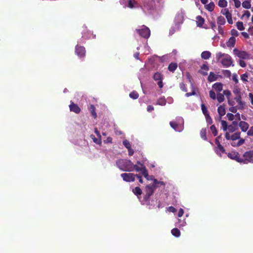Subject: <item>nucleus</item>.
<instances>
[{
  "label": "nucleus",
  "mask_w": 253,
  "mask_h": 253,
  "mask_svg": "<svg viewBox=\"0 0 253 253\" xmlns=\"http://www.w3.org/2000/svg\"><path fill=\"white\" fill-rule=\"evenodd\" d=\"M216 59L217 61L221 63L224 67L228 68L230 66H234V62L231 56L226 53L218 52L216 54Z\"/></svg>",
  "instance_id": "1"
},
{
  "label": "nucleus",
  "mask_w": 253,
  "mask_h": 253,
  "mask_svg": "<svg viewBox=\"0 0 253 253\" xmlns=\"http://www.w3.org/2000/svg\"><path fill=\"white\" fill-rule=\"evenodd\" d=\"M116 164L118 168L122 171L129 172L133 171V164L129 160H119L117 161Z\"/></svg>",
  "instance_id": "2"
},
{
  "label": "nucleus",
  "mask_w": 253,
  "mask_h": 253,
  "mask_svg": "<svg viewBox=\"0 0 253 253\" xmlns=\"http://www.w3.org/2000/svg\"><path fill=\"white\" fill-rule=\"evenodd\" d=\"M137 33L144 38H148L150 35V30L146 26L143 25L141 28L136 30Z\"/></svg>",
  "instance_id": "3"
},
{
  "label": "nucleus",
  "mask_w": 253,
  "mask_h": 253,
  "mask_svg": "<svg viewBox=\"0 0 253 253\" xmlns=\"http://www.w3.org/2000/svg\"><path fill=\"white\" fill-rule=\"evenodd\" d=\"M135 170L137 172L141 171L142 174L147 179H148V173L146 169V167L144 165H141V167L140 166H138L137 165H133V170Z\"/></svg>",
  "instance_id": "4"
},
{
  "label": "nucleus",
  "mask_w": 253,
  "mask_h": 253,
  "mask_svg": "<svg viewBox=\"0 0 253 253\" xmlns=\"http://www.w3.org/2000/svg\"><path fill=\"white\" fill-rule=\"evenodd\" d=\"M233 52L235 56L241 59H247L250 58L249 54L245 51H240L237 48H234Z\"/></svg>",
  "instance_id": "5"
},
{
  "label": "nucleus",
  "mask_w": 253,
  "mask_h": 253,
  "mask_svg": "<svg viewBox=\"0 0 253 253\" xmlns=\"http://www.w3.org/2000/svg\"><path fill=\"white\" fill-rule=\"evenodd\" d=\"M121 176L125 181L130 182L135 180V175L132 173H123Z\"/></svg>",
  "instance_id": "6"
},
{
  "label": "nucleus",
  "mask_w": 253,
  "mask_h": 253,
  "mask_svg": "<svg viewBox=\"0 0 253 253\" xmlns=\"http://www.w3.org/2000/svg\"><path fill=\"white\" fill-rule=\"evenodd\" d=\"M157 186L154 184H149L146 186L145 188L146 196L147 198H149L153 195L155 190L156 189Z\"/></svg>",
  "instance_id": "7"
},
{
  "label": "nucleus",
  "mask_w": 253,
  "mask_h": 253,
  "mask_svg": "<svg viewBox=\"0 0 253 253\" xmlns=\"http://www.w3.org/2000/svg\"><path fill=\"white\" fill-rule=\"evenodd\" d=\"M221 12L223 15L226 16V18L229 24H231L233 23L232 15L231 13L229 11L228 9H223L221 10Z\"/></svg>",
  "instance_id": "8"
},
{
  "label": "nucleus",
  "mask_w": 253,
  "mask_h": 253,
  "mask_svg": "<svg viewBox=\"0 0 253 253\" xmlns=\"http://www.w3.org/2000/svg\"><path fill=\"white\" fill-rule=\"evenodd\" d=\"M245 160L250 163H253V150L245 152L243 155Z\"/></svg>",
  "instance_id": "9"
},
{
  "label": "nucleus",
  "mask_w": 253,
  "mask_h": 253,
  "mask_svg": "<svg viewBox=\"0 0 253 253\" xmlns=\"http://www.w3.org/2000/svg\"><path fill=\"white\" fill-rule=\"evenodd\" d=\"M75 52L78 56L81 57L84 56L85 50L84 47L77 45Z\"/></svg>",
  "instance_id": "10"
},
{
  "label": "nucleus",
  "mask_w": 253,
  "mask_h": 253,
  "mask_svg": "<svg viewBox=\"0 0 253 253\" xmlns=\"http://www.w3.org/2000/svg\"><path fill=\"white\" fill-rule=\"evenodd\" d=\"M169 124L171 127L176 131L180 132L183 130V126L176 122L172 121L170 122Z\"/></svg>",
  "instance_id": "11"
},
{
  "label": "nucleus",
  "mask_w": 253,
  "mask_h": 253,
  "mask_svg": "<svg viewBox=\"0 0 253 253\" xmlns=\"http://www.w3.org/2000/svg\"><path fill=\"white\" fill-rule=\"evenodd\" d=\"M69 107L71 111L74 112L77 114L79 113L81 111V109L79 107L77 104L72 102L69 105Z\"/></svg>",
  "instance_id": "12"
},
{
  "label": "nucleus",
  "mask_w": 253,
  "mask_h": 253,
  "mask_svg": "<svg viewBox=\"0 0 253 253\" xmlns=\"http://www.w3.org/2000/svg\"><path fill=\"white\" fill-rule=\"evenodd\" d=\"M239 126L240 127L241 130L244 132L246 131L249 127V124L244 121H241L239 123Z\"/></svg>",
  "instance_id": "13"
},
{
  "label": "nucleus",
  "mask_w": 253,
  "mask_h": 253,
  "mask_svg": "<svg viewBox=\"0 0 253 253\" xmlns=\"http://www.w3.org/2000/svg\"><path fill=\"white\" fill-rule=\"evenodd\" d=\"M217 112L219 116V120H220L222 116L225 114V110L224 107L220 105L218 107Z\"/></svg>",
  "instance_id": "14"
},
{
  "label": "nucleus",
  "mask_w": 253,
  "mask_h": 253,
  "mask_svg": "<svg viewBox=\"0 0 253 253\" xmlns=\"http://www.w3.org/2000/svg\"><path fill=\"white\" fill-rule=\"evenodd\" d=\"M228 157L232 160H235L237 161L238 162H240L238 153L236 152H231L229 153L227 155Z\"/></svg>",
  "instance_id": "15"
},
{
  "label": "nucleus",
  "mask_w": 253,
  "mask_h": 253,
  "mask_svg": "<svg viewBox=\"0 0 253 253\" xmlns=\"http://www.w3.org/2000/svg\"><path fill=\"white\" fill-rule=\"evenodd\" d=\"M235 38L234 37H231L226 43L227 46L229 47H233L235 45Z\"/></svg>",
  "instance_id": "16"
},
{
  "label": "nucleus",
  "mask_w": 253,
  "mask_h": 253,
  "mask_svg": "<svg viewBox=\"0 0 253 253\" xmlns=\"http://www.w3.org/2000/svg\"><path fill=\"white\" fill-rule=\"evenodd\" d=\"M212 87L217 91H220L222 90V84L220 83H216L213 84Z\"/></svg>",
  "instance_id": "17"
},
{
  "label": "nucleus",
  "mask_w": 253,
  "mask_h": 253,
  "mask_svg": "<svg viewBox=\"0 0 253 253\" xmlns=\"http://www.w3.org/2000/svg\"><path fill=\"white\" fill-rule=\"evenodd\" d=\"M197 25L198 27H202L205 22L204 19L201 16H198L196 17Z\"/></svg>",
  "instance_id": "18"
},
{
  "label": "nucleus",
  "mask_w": 253,
  "mask_h": 253,
  "mask_svg": "<svg viewBox=\"0 0 253 253\" xmlns=\"http://www.w3.org/2000/svg\"><path fill=\"white\" fill-rule=\"evenodd\" d=\"M235 99L240 105V108H243L244 106L245 105V103L242 101L241 95L239 94V95L235 97Z\"/></svg>",
  "instance_id": "19"
},
{
  "label": "nucleus",
  "mask_w": 253,
  "mask_h": 253,
  "mask_svg": "<svg viewBox=\"0 0 253 253\" xmlns=\"http://www.w3.org/2000/svg\"><path fill=\"white\" fill-rule=\"evenodd\" d=\"M209 70V67L206 65H203V66H202L201 67V70L199 71V72L205 76V75H207L208 74H207V71Z\"/></svg>",
  "instance_id": "20"
},
{
  "label": "nucleus",
  "mask_w": 253,
  "mask_h": 253,
  "mask_svg": "<svg viewBox=\"0 0 253 253\" xmlns=\"http://www.w3.org/2000/svg\"><path fill=\"white\" fill-rule=\"evenodd\" d=\"M208 79L209 82H211L216 81L217 79V77L213 72H211Z\"/></svg>",
  "instance_id": "21"
},
{
  "label": "nucleus",
  "mask_w": 253,
  "mask_h": 253,
  "mask_svg": "<svg viewBox=\"0 0 253 253\" xmlns=\"http://www.w3.org/2000/svg\"><path fill=\"white\" fill-rule=\"evenodd\" d=\"M211 55V53L209 51H203L201 54V57L204 59H208Z\"/></svg>",
  "instance_id": "22"
},
{
  "label": "nucleus",
  "mask_w": 253,
  "mask_h": 253,
  "mask_svg": "<svg viewBox=\"0 0 253 253\" xmlns=\"http://www.w3.org/2000/svg\"><path fill=\"white\" fill-rule=\"evenodd\" d=\"M217 23L218 26H222L225 23V19L222 16H218L217 19Z\"/></svg>",
  "instance_id": "23"
},
{
  "label": "nucleus",
  "mask_w": 253,
  "mask_h": 253,
  "mask_svg": "<svg viewBox=\"0 0 253 253\" xmlns=\"http://www.w3.org/2000/svg\"><path fill=\"white\" fill-rule=\"evenodd\" d=\"M171 233L172 234V235L176 237H178L180 235V232L179 230L176 228L172 229L171 231Z\"/></svg>",
  "instance_id": "24"
},
{
  "label": "nucleus",
  "mask_w": 253,
  "mask_h": 253,
  "mask_svg": "<svg viewBox=\"0 0 253 253\" xmlns=\"http://www.w3.org/2000/svg\"><path fill=\"white\" fill-rule=\"evenodd\" d=\"M241 133L240 132H236L231 135V140L234 141L240 138Z\"/></svg>",
  "instance_id": "25"
},
{
  "label": "nucleus",
  "mask_w": 253,
  "mask_h": 253,
  "mask_svg": "<svg viewBox=\"0 0 253 253\" xmlns=\"http://www.w3.org/2000/svg\"><path fill=\"white\" fill-rule=\"evenodd\" d=\"M216 152L217 154H219V152H225V149L224 147L220 144H219V145H217Z\"/></svg>",
  "instance_id": "26"
},
{
  "label": "nucleus",
  "mask_w": 253,
  "mask_h": 253,
  "mask_svg": "<svg viewBox=\"0 0 253 253\" xmlns=\"http://www.w3.org/2000/svg\"><path fill=\"white\" fill-rule=\"evenodd\" d=\"M206 128H202L200 131V136L202 138H203L204 140H206L207 139V136H206Z\"/></svg>",
  "instance_id": "27"
},
{
  "label": "nucleus",
  "mask_w": 253,
  "mask_h": 253,
  "mask_svg": "<svg viewBox=\"0 0 253 253\" xmlns=\"http://www.w3.org/2000/svg\"><path fill=\"white\" fill-rule=\"evenodd\" d=\"M177 67L176 63H171L169 65L168 69L170 71L173 72L176 70Z\"/></svg>",
  "instance_id": "28"
},
{
  "label": "nucleus",
  "mask_w": 253,
  "mask_h": 253,
  "mask_svg": "<svg viewBox=\"0 0 253 253\" xmlns=\"http://www.w3.org/2000/svg\"><path fill=\"white\" fill-rule=\"evenodd\" d=\"M242 6L245 8H247V9L250 8L251 7V4L250 1L248 0H245L242 3Z\"/></svg>",
  "instance_id": "29"
},
{
  "label": "nucleus",
  "mask_w": 253,
  "mask_h": 253,
  "mask_svg": "<svg viewBox=\"0 0 253 253\" xmlns=\"http://www.w3.org/2000/svg\"><path fill=\"white\" fill-rule=\"evenodd\" d=\"M206 7L207 10L210 11H212L214 9V4L213 2H211L209 4H207Z\"/></svg>",
  "instance_id": "30"
},
{
  "label": "nucleus",
  "mask_w": 253,
  "mask_h": 253,
  "mask_svg": "<svg viewBox=\"0 0 253 253\" xmlns=\"http://www.w3.org/2000/svg\"><path fill=\"white\" fill-rule=\"evenodd\" d=\"M236 26L237 29L240 31H243L244 30L245 28L243 25V23L242 22L238 21L236 23Z\"/></svg>",
  "instance_id": "31"
},
{
  "label": "nucleus",
  "mask_w": 253,
  "mask_h": 253,
  "mask_svg": "<svg viewBox=\"0 0 253 253\" xmlns=\"http://www.w3.org/2000/svg\"><path fill=\"white\" fill-rule=\"evenodd\" d=\"M157 104L164 106L166 104V100L165 98H160L157 101Z\"/></svg>",
  "instance_id": "32"
},
{
  "label": "nucleus",
  "mask_w": 253,
  "mask_h": 253,
  "mask_svg": "<svg viewBox=\"0 0 253 253\" xmlns=\"http://www.w3.org/2000/svg\"><path fill=\"white\" fill-rule=\"evenodd\" d=\"M129 97L132 99H136L138 98L139 95L138 93L135 91H133L129 93Z\"/></svg>",
  "instance_id": "33"
},
{
  "label": "nucleus",
  "mask_w": 253,
  "mask_h": 253,
  "mask_svg": "<svg viewBox=\"0 0 253 253\" xmlns=\"http://www.w3.org/2000/svg\"><path fill=\"white\" fill-rule=\"evenodd\" d=\"M227 5V2L225 0H219L218 1V5L220 7H225Z\"/></svg>",
  "instance_id": "34"
},
{
  "label": "nucleus",
  "mask_w": 253,
  "mask_h": 253,
  "mask_svg": "<svg viewBox=\"0 0 253 253\" xmlns=\"http://www.w3.org/2000/svg\"><path fill=\"white\" fill-rule=\"evenodd\" d=\"M133 192L135 195H140L142 194V191L141 189L138 187H136L133 190Z\"/></svg>",
  "instance_id": "35"
},
{
  "label": "nucleus",
  "mask_w": 253,
  "mask_h": 253,
  "mask_svg": "<svg viewBox=\"0 0 253 253\" xmlns=\"http://www.w3.org/2000/svg\"><path fill=\"white\" fill-rule=\"evenodd\" d=\"M91 138L93 139L94 142L97 144H100L101 143V139L100 137L95 138L93 135H91Z\"/></svg>",
  "instance_id": "36"
},
{
  "label": "nucleus",
  "mask_w": 253,
  "mask_h": 253,
  "mask_svg": "<svg viewBox=\"0 0 253 253\" xmlns=\"http://www.w3.org/2000/svg\"><path fill=\"white\" fill-rule=\"evenodd\" d=\"M153 78L155 81H160L162 80V75L160 73H156L153 76Z\"/></svg>",
  "instance_id": "37"
},
{
  "label": "nucleus",
  "mask_w": 253,
  "mask_h": 253,
  "mask_svg": "<svg viewBox=\"0 0 253 253\" xmlns=\"http://www.w3.org/2000/svg\"><path fill=\"white\" fill-rule=\"evenodd\" d=\"M135 3H136V2L135 1L132 0H128L127 7H129L130 8H133L135 7L134 5Z\"/></svg>",
  "instance_id": "38"
},
{
  "label": "nucleus",
  "mask_w": 253,
  "mask_h": 253,
  "mask_svg": "<svg viewBox=\"0 0 253 253\" xmlns=\"http://www.w3.org/2000/svg\"><path fill=\"white\" fill-rule=\"evenodd\" d=\"M217 99L218 101L220 103L223 102L224 100V96L223 94L218 93L217 95Z\"/></svg>",
  "instance_id": "39"
},
{
  "label": "nucleus",
  "mask_w": 253,
  "mask_h": 253,
  "mask_svg": "<svg viewBox=\"0 0 253 253\" xmlns=\"http://www.w3.org/2000/svg\"><path fill=\"white\" fill-rule=\"evenodd\" d=\"M237 129V127L236 126H235L234 125H229L228 126V130L229 132H233L235 131Z\"/></svg>",
  "instance_id": "40"
},
{
  "label": "nucleus",
  "mask_w": 253,
  "mask_h": 253,
  "mask_svg": "<svg viewBox=\"0 0 253 253\" xmlns=\"http://www.w3.org/2000/svg\"><path fill=\"white\" fill-rule=\"evenodd\" d=\"M221 124L222 128L223 129V130L224 131L227 130V129H228V126H227L226 122L224 120H221Z\"/></svg>",
  "instance_id": "41"
},
{
  "label": "nucleus",
  "mask_w": 253,
  "mask_h": 253,
  "mask_svg": "<svg viewBox=\"0 0 253 253\" xmlns=\"http://www.w3.org/2000/svg\"><path fill=\"white\" fill-rule=\"evenodd\" d=\"M201 109L205 116L209 115V113L207 109V108L204 104H202L201 105Z\"/></svg>",
  "instance_id": "42"
},
{
  "label": "nucleus",
  "mask_w": 253,
  "mask_h": 253,
  "mask_svg": "<svg viewBox=\"0 0 253 253\" xmlns=\"http://www.w3.org/2000/svg\"><path fill=\"white\" fill-rule=\"evenodd\" d=\"M210 129L214 136H216L217 134V131L214 125H212L210 127Z\"/></svg>",
  "instance_id": "43"
},
{
  "label": "nucleus",
  "mask_w": 253,
  "mask_h": 253,
  "mask_svg": "<svg viewBox=\"0 0 253 253\" xmlns=\"http://www.w3.org/2000/svg\"><path fill=\"white\" fill-rule=\"evenodd\" d=\"M123 143L127 149L131 148V145L128 140H124L123 142Z\"/></svg>",
  "instance_id": "44"
},
{
  "label": "nucleus",
  "mask_w": 253,
  "mask_h": 253,
  "mask_svg": "<svg viewBox=\"0 0 253 253\" xmlns=\"http://www.w3.org/2000/svg\"><path fill=\"white\" fill-rule=\"evenodd\" d=\"M154 185H155L156 186H157V188L158 187V185L160 184V185H165V183L163 181H158L157 179H154Z\"/></svg>",
  "instance_id": "45"
},
{
  "label": "nucleus",
  "mask_w": 253,
  "mask_h": 253,
  "mask_svg": "<svg viewBox=\"0 0 253 253\" xmlns=\"http://www.w3.org/2000/svg\"><path fill=\"white\" fill-rule=\"evenodd\" d=\"M223 75L227 77H230L231 76V72L228 70H223L222 72Z\"/></svg>",
  "instance_id": "46"
},
{
  "label": "nucleus",
  "mask_w": 253,
  "mask_h": 253,
  "mask_svg": "<svg viewBox=\"0 0 253 253\" xmlns=\"http://www.w3.org/2000/svg\"><path fill=\"white\" fill-rule=\"evenodd\" d=\"M241 78L243 82H248V75L247 74H244L241 75Z\"/></svg>",
  "instance_id": "47"
},
{
  "label": "nucleus",
  "mask_w": 253,
  "mask_h": 253,
  "mask_svg": "<svg viewBox=\"0 0 253 253\" xmlns=\"http://www.w3.org/2000/svg\"><path fill=\"white\" fill-rule=\"evenodd\" d=\"M120 2L121 4L123 5L124 7H127V3H128V0H121L120 1Z\"/></svg>",
  "instance_id": "48"
},
{
  "label": "nucleus",
  "mask_w": 253,
  "mask_h": 253,
  "mask_svg": "<svg viewBox=\"0 0 253 253\" xmlns=\"http://www.w3.org/2000/svg\"><path fill=\"white\" fill-rule=\"evenodd\" d=\"M209 94H210V96L211 98H212V99H214V100L216 99V94L213 91L211 90L210 91Z\"/></svg>",
  "instance_id": "49"
},
{
  "label": "nucleus",
  "mask_w": 253,
  "mask_h": 253,
  "mask_svg": "<svg viewBox=\"0 0 253 253\" xmlns=\"http://www.w3.org/2000/svg\"><path fill=\"white\" fill-rule=\"evenodd\" d=\"M180 89L184 92H186L187 91L185 84L183 83L180 84Z\"/></svg>",
  "instance_id": "50"
},
{
  "label": "nucleus",
  "mask_w": 253,
  "mask_h": 253,
  "mask_svg": "<svg viewBox=\"0 0 253 253\" xmlns=\"http://www.w3.org/2000/svg\"><path fill=\"white\" fill-rule=\"evenodd\" d=\"M226 116L229 121H233L234 120V115L231 113H227Z\"/></svg>",
  "instance_id": "51"
},
{
  "label": "nucleus",
  "mask_w": 253,
  "mask_h": 253,
  "mask_svg": "<svg viewBox=\"0 0 253 253\" xmlns=\"http://www.w3.org/2000/svg\"><path fill=\"white\" fill-rule=\"evenodd\" d=\"M206 121L207 123L209 124H211L212 123V119L211 117L209 116V114L205 116Z\"/></svg>",
  "instance_id": "52"
},
{
  "label": "nucleus",
  "mask_w": 253,
  "mask_h": 253,
  "mask_svg": "<svg viewBox=\"0 0 253 253\" xmlns=\"http://www.w3.org/2000/svg\"><path fill=\"white\" fill-rule=\"evenodd\" d=\"M90 108L91 109V112L92 114L94 116V117H96V114L95 112V107L93 105L90 106Z\"/></svg>",
  "instance_id": "53"
},
{
  "label": "nucleus",
  "mask_w": 253,
  "mask_h": 253,
  "mask_svg": "<svg viewBox=\"0 0 253 253\" xmlns=\"http://www.w3.org/2000/svg\"><path fill=\"white\" fill-rule=\"evenodd\" d=\"M249 136H253V126H251L247 132Z\"/></svg>",
  "instance_id": "54"
},
{
  "label": "nucleus",
  "mask_w": 253,
  "mask_h": 253,
  "mask_svg": "<svg viewBox=\"0 0 253 253\" xmlns=\"http://www.w3.org/2000/svg\"><path fill=\"white\" fill-rule=\"evenodd\" d=\"M231 33L232 35L234 36H237L239 34L238 31L235 29L232 30L231 31Z\"/></svg>",
  "instance_id": "55"
},
{
  "label": "nucleus",
  "mask_w": 253,
  "mask_h": 253,
  "mask_svg": "<svg viewBox=\"0 0 253 253\" xmlns=\"http://www.w3.org/2000/svg\"><path fill=\"white\" fill-rule=\"evenodd\" d=\"M239 64L242 67H245L246 66V63L242 60L239 61Z\"/></svg>",
  "instance_id": "56"
},
{
  "label": "nucleus",
  "mask_w": 253,
  "mask_h": 253,
  "mask_svg": "<svg viewBox=\"0 0 253 253\" xmlns=\"http://www.w3.org/2000/svg\"><path fill=\"white\" fill-rule=\"evenodd\" d=\"M231 136L229 134V132H226L225 134V137L227 140H231Z\"/></svg>",
  "instance_id": "57"
},
{
  "label": "nucleus",
  "mask_w": 253,
  "mask_h": 253,
  "mask_svg": "<svg viewBox=\"0 0 253 253\" xmlns=\"http://www.w3.org/2000/svg\"><path fill=\"white\" fill-rule=\"evenodd\" d=\"M168 211L169 212H175L176 211V209L174 207L170 206L169 207Z\"/></svg>",
  "instance_id": "58"
},
{
  "label": "nucleus",
  "mask_w": 253,
  "mask_h": 253,
  "mask_svg": "<svg viewBox=\"0 0 253 253\" xmlns=\"http://www.w3.org/2000/svg\"><path fill=\"white\" fill-rule=\"evenodd\" d=\"M232 80L234 82H235V83H238V80L237 76L236 74L233 75V76L232 77Z\"/></svg>",
  "instance_id": "59"
},
{
  "label": "nucleus",
  "mask_w": 253,
  "mask_h": 253,
  "mask_svg": "<svg viewBox=\"0 0 253 253\" xmlns=\"http://www.w3.org/2000/svg\"><path fill=\"white\" fill-rule=\"evenodd\" d=\"M184 213L183 210L182 209H180L178 212V217H181Z\"/></svg>",
  "instance_id": "60"
},
{
  "label": "nucleus",
  "mask_w": 253,
  "mask_h": 253,
  "mask_svg": "<svg viewBox=\"0 0 253 253\" xmlns=\"http://www.w3.org/2000/svg\"><path fill=\"white\" fill-rule=\"evenodd\" d=\"M251 14L249 11H246L244 14L243 15L242 17L246 16L248 18L250 17Z\"/></svg>",
  "instance_id": "61"
},
{
  "label": "nucleus",
  "mask_w": 253,
  "mask_h": 253,
  "mask_svg": "<svg viewBox=\"0 0 253 253\" xmlns=\"http://www.w3.org/2000/svg\"><path fill=\"white\" fill-rule=\"evenodd\" d=\"M223 93L224 94L223 95H226V96H229L231 95V92L229 90H225L223 91Z\"/></svg>",
  "instance_id": "62"
},
{
  "label": "nucleus",
  "mask_w": 253,
  "mask_h": 253,
  "mask_svg": "<svg viewBox=\"0 0 253 253\" xmlns=\"http://www.w3.org/2000/svg\"><path fill=\"white\" fill-rule=\"evenodd\" d=\"M154 108L153 106L152 105H148L147 108V110L148 112H151L153 110H154Z\"/></svg>",
  "instance_id": "63"
},
{
  "label": "nucleus",
  "mask_w": 253,
  "mask_h": 253,
  "mask_svg": "<svg viewBox=\"0 0 253 253\" xmlns=\"http://www.w3.org/2000/svg\"><path fill=\"white\" fill-rule=\"evenodd\" d=\"M229 110L232 112L235 113L237 112V109L235 107H231L229 108Z\"/></svg>",
  "instance_id": "64"
}]
</instances>
